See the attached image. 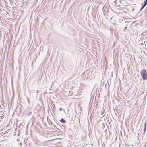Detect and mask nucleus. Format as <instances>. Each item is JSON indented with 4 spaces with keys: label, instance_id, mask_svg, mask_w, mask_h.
Listing matches in <instances>:
<instances>
[{
    "label": "nucleus",
    "instance_id": "3",
    "mask_svg": "<svg viewBox=\"0 0 147 147\" xmlns=\"http://www.w3.org/2000/svg\"><path fill=\"white\" fill-rule=\"evenodd\" d=\"M146 129V123H145L144 125V133H145V131Z\"/></svg>",
    "mask_w": 147,
    "mask_h": 147
},
{
    "label": "nucleus",
    "instance_id": "10",
    "mask_svg": "<svg viewBox=\"0 0 147 147\" xmlns=\"http://www.w3.org/2000/svg\"><path fill=\"white\" fill-rule=\"evenodd\" d=\"M62 108H60V109H59V110H60V111H62Z\"/></svg>",
    "mask_w": 147,
    "mask_h": 147
},
{
    "label": "nucleus",
    "instance_id": "9",
    "mask_svg": "<svg viewBox=\"0 0 147 147\" xmlns=\"http://www.w3.org/2000/svg\"><path fill=\"white\" fill-rule=\"evenodd\" d=\"M126 28H127V27H125V30H124V31H125V30L126 29Z\"/></svg>",
    "mask_w": 147,
    "mask_h": 147
},
{
    "label": "nucleus",
    "instance_id": "6",
    "mask_svg": "<svg viewBox=\"0 0 147 147\" xmlns=\"http://www.w3.org/2000/svg\"><path fill=\"white\" fill-rule=\"evenodd\" d=\"M144 4L146 5H147V0H145L144 2Z\"/></svg>",
    "mask_w": 147,
    "mask_h": 147
},
{
    "label": "nucleus",
    "instance_id": "1",
    "mask_svg": "<svg viewBox=\"0 0 147 147\" xmlns=\"http://www.w3.org/2000/svg\"><path fill=\"white\" fill-rule=\"evenodd\" d=\"M140 74L143 80L147 79V72L145 69H144L140 72Z\"/></svg>",
    "mask_w": 147,
    "mask_h": 147
},
{
    "label": "nucleus",
    "instance_id": "5",
    "mask_svg": "<svg viewBox=\"0 0 147 147\" xmlns=\"http://www.w3.org/2000/svg\"><path fill=\"white\" fill-rule=\"evenodd\" d=\"M146 6V5H144V4H143V5L141 7V8L140 9V11H141L144 8V7H145Z\"/></svg>",
    "mask_w": 147,
    "mask_h": 147
},
{
    "label": "nucleus",
    "instance_id": "4",
    "mask_svg": "<svg viewBox=\"0 0 147 147\" xmlns=\"http://www.w3.org/2000/svg\"><path fill=\"white\" fill-rule=\"evenodd\" d=\"M73 92L72 91H69V95L71 96L73 94Z\"/></svg>",
    "mask_w": 147,
    "mask_h": 147
},
{
    "label": "nucleus",
    "instance_id": "11",
    "mask_svg": "<svg viewBox=\"0 0 147 147\" xmlns=\"http://www.w3.org/2000/svg\"><path fill=\"white\" fill-rule=\"evenodd\" d=\"M28 101L29 102V99H28Z\"/></svg>",
    "mask_w": 147,
    "mask_h": 147
},
{
    "label": "nucleus",
    "instance_id": "8",
    "mask_svg": "<svg viewBox=\"0 0 147 147\" xmlns=\"http://www.w3.org/2000/svg\"><path fill=\"white\" fill-rule=\"evenodd\" d=\"M32 114V112H30V113H29L28 114V116H29L30 115Z\"/></svg>",
    "mask_w": 147,
    "mask_h": 147
},
{
    "label": "nucleus",
    "instance_id": "7",
    "mask_svg": "<svg viewBox=\"0 0 147 147\" xmlns=\"http://www.w3.org/2000/svg\"><path fill=\"white\" fill-rule=\"evenodd\" d=\"M38 91H38V90H36V93L37 95H38Z\"/></svg>",
    "mask_w": 147,
    "mask_h": 147
},
{
    "label": "nucleus",
    "instance_id": "2",
    "mask_svg": "<svg viewBox=\"0 0 147 147\" xmlns=\"http://www.w3.org/2000/svg\"><path fill=\"white\" fill-rule=\"evenodd\" d=\"M60 121L61 123H66V121L63 118H62L61 119V120H60Z\"/></svg>",
    "mask_w": 147,
    "mask_h": 147
}]
</instances>
